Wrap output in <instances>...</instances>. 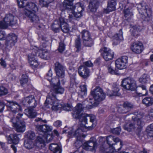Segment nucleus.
<instances>
[{
	"label": "nucleus",
	"mask_w": 153,
	"mask_h": 153,
	"mask_svg": "<svg viewBox=\"0 0 153 153\" xmlns=\"http://www.w3.org/2000/svg\"><path fill=\"white\" fill-rule=\"evenodd\" d=\"M25 147L27 149H30L32 148L34 146L33 141L27 139L26 140L24 143Z\"/></svg>",
	"instance_id": "obj_37"
},
{
	"label": "nucleus",
	"mask_w": 153,
	"mask_h": 153,
	"mask_svg": "<svg viewBox=\"0 0 153 153\" xmlns=\"http://www.w3.org/2000/svg\"><path fill=\"white\" fill-rule=\"evenodd\" d=\"M36 128L37 129V130H39V131L44 132V125H37L36 126Z\"/></svg>",
	"instance_id": "obj_60"
},
{
	"label": "nucleus",
	"mask_w": 153,
	"mask_h": 153,
	"mask_svg": "<svg viewBox=\"0 0 153 153\" xmlns=\"http://www.w3.org/2000/svg\"><path fill=\"white\" fill-rule=\"evenodd\" d=\"M123 39L122 30L120 29L119 33L115 35L114 36L113 44L116 45L120 42V40H122Z\"/></svg>",
	"instance_id": "obj_28"
},
{
	"label": "nucleus",
	"mask_w": 153,
	"mask_h": 153,
	"mask_svg": "<svg viewBox=\"0 0 153 153\" xmlns=\"http://www.w3.org/2000/svg\"><path fill=\"white\" fill-rule=\"evenodd\" d=\"M4 108V104L0 102V112L2 111Z\"/></svg>",
	"instance_id": "obj_64"
},
{
	"label": "nucleus",
	"mask_w": 153,
	"mask_h": 153,
	"mask_svg": "<svg viewBox=\"0 0 153 153\" xmlns=\"http://www.w3.org/2000/svg\"><path fill=\"white\" fill-rule=\"evenodd\" d=\"M80 39L79 37H78L75 40V46L77 49H79L81 47Z\"/></svg>",
	"instance_id": "obj_50"
},
{
	"label": "nucleus",
	"mask_w": 153,
	"mask_h": 153,
	"mask_svg": "<svg viewBox=\"0 0 153 153\" xmlns=\"http://www.w3.org/2000/svg\"><path fill=\"white\" fill-rule=\"evenodd\" d=\"M17 23V20L14 16L10 13L6 14L3 21H0L1 27L7 28L9 26H12Z\"/></svg>",
	"instance_id": "obj_9"
},
{
	"label": "nucleus",
	"mask_w": 153,
	"mask_h": 153,
	"mask_svg": "<svg viewBox=\"0 0 153 153\" xmlns=\"http://www.w3.org/2000/svg\"><path fill=\"white\" fill-rule=\"evenodd\" d=\"M28 81L27 76L26 74H23L22 75V78L20 79V82L22 85L26 83Z\"/></svg>",
	"instance_id": "obj_44"
},
{
	"label": "nucleus",
	"mask_w": 153,
	"mask_h": 153,
	"mask_svg": "<svg viewBox=\"0 0 153 153\" xmlns=\"http://www.w3.org/2000/svg\"><path fill=\"white\" fill-rule=\"evenodd\" d=\"M114 91L112 92L111 91H108L107 92V95L108 96H119L120 94L118 92L119 90L116 87H114Z\"/></svg>",
	"instance_id": "obj_38"
},
{
	"label": "nucleus",
	"mask_w": 153,
	"mask_h": 153,
	"mask_svg": "<svg viewBox=\"0 0 153 153\" xmlns=\"http://www.w3.org/2000/svg\"><path fill=\"white\" fill-rule=\"evenodd\" d=\"M39 56L42 59L45 60L49 59L50 56V54L47 51L42 52L40 54Z\"/></svg>",
	"instance_id": "obj_42"
},
{
	"label": "nucleus",
	"mask_w": 153,
	"mask_h": 153,
	"mask_svg": "<svg viewBox=\"0 0 153 153\" xmlns=\"http://www.w3.org/2000/svg\"><path fill=\"white\" fill-rule=\"evenodd\" d=\"M149 115L150 119L153 118V109H151L149 110Z\"/></svg>",
	"instance_id": "obj_63"
},
{
	"label": "nucleus",
	"mask_w": 153,
	"mask_h": 153,
	"mask_svg": "<svg viewBox=\"0 0 153 153\" xmlns=\"http://www.w3.org/2000/svg\"><path fill=\"white\" fill-rule=\"evenodd\" d=\"M49 149L54 153H61V147L58 144L52 143L49 146Z\"/></svg>",
	"instance_id": "obj_26"
},
{
	"label": "nucleus",
	"mask_w": 153,
	"mask_h": 153,
	"mask_svg": "<svg viewBox=\"0 0 153 153\" xmlns=\"http://www.w3.org/2000/svg\"><path fill=\"white\" fill-rule=\"evenodd\" d=\"M79 75L84 79L87 78L89 76V70L85 65H81L78 68Z\"/></svg>",
	"instance_id": "obj_20"
},
{
	"label": "nucleus",
	"mask_w": 153,
	"mask_h": 153,
	"mask_svg": "<svg viewBox=\"0 0 153 153\" xmlns=\"http://www.w3.org/2000/svg\"><path fill=\"white\" fill-rule=\"evenodd\" d=\"M27 139L33 141V140L35 138V134L32 131H28L26 135Z\"/></svg>",
	"instance_id": "obj_43"
},
{
	"label": "nucleus",
	"mask_w": 153,
	"mask_h": 153,
	"mask_svg": "<svg viewBox=\"0 0 153 153\" xmlns=\"http://www.w3.org/2000/svg\"><path fill=\"white\" fill-rule=\"evenodd\" d=\"M19 118L18 117L17 118H13L11 119L13 123V126L15 128L16 131L19 132H23L25 130V125L24 122H19Z\"/></svg>",
	"instance_id": "obj_10"
},
{
	"label": "nucleus",
	"mask_w": 153,
	"mask_h": 153,
	"mask_svg": "<svg viewBox=\"0 0 153 153\" xmlns=\"http://www.w3.org/2000/svg\"><path fill=\"white\" fill-rule=\"evenodd\" d=\"M91 94L93 96L95 102L92 103L91 102L93 105H97L100 102L103 100L105 98V95L102 89L100 87H96L91 90Z\"/></svg>",
	"instance_id": "obj_8"
},
{
	"label": "nucleus",
	"mask_w": 153,
	"mask_h": 153,
	"mask_svg": "<svg viewBox=\"0 0 153 153\" xmlns=\"http://www.w3.org/2000/svg\"><path fill=\"white\" fill-rule=\"evenodd\" d=\"M17 1L19 8L25 7V15L36 12L38 11V7L34 3L28 2L27 0H17Z\"/></svg>",
	"instance_id": "obj_6"
},
{
	"label": "nucleus",
	"mask_w": 153,
	"mask_h": 153,
	"mask_svg": "<svg viewBox=\"0 0 153 153\" xmlns=\"http://www.w3.org/2000/svg\"><path fill=\"white\" fill-rule=\"evenodd\" d=\"M97 146V144L96 142L89 140L84 143L82 148L86 150L92 151L94 150Z\"/></svg>",
	"instance_id": "obj_19"
},
{
	"label": "nucleus",
	"mask_w": 153,
	"mask_h": 153,
	"mask_svg": "<svg viewBox=\"0 0 153 153\" xmlns=\"http://www.w3.org/2000/svg\"><path fill=\"white\" fill-rule=\"evenodd\" d=\"M88 103L87 101H85L82 103H78L74 109L72 114L73 117L79 119L80 121L82 115L84 114L82 113L83 109H90L92 108L91 105H88Z\"/></svg>",
	"instance_id": "obj_7"
},
{
	"label": "nucleus",
	"mask_w": 153,
	"mask_h": 153,
	"mask_svg": "<svg viewBox=\"0 0 153 153\" xmlns=\"http://www.w3.org/2000/svg\"><path fill=\"white\" fill-rule=\"evenodd\" d=\"M65 45L62 42H60L59 43V45L58 48L59 52L61 53H62L65 50Z\"/></svg>",
	"instance_id": "obj_46"
},
{
	"label": "nucleus",
	"mask_w": 153,
	"mask_h": 153,
	"mask_svg": "<svg viewBox=\"0 0 153 153\" xmlns=\"http://www.w3.org/2000/svg\"><path fill=\"white\" fill-rule=\"evenodd\" d=\"M44 132H50L53 129L52 126L47 125H44Z\"/></svg>",
	"instance_id": "obj_51"
},
{
	"label": "nucleus",
	"mask_w": 153,
	"mask_h": 153,
	"mask_svg": "<svg viewBox=\"0 0 153 153\" xmlns=\"http://www.w3.org/2000/svg\"><path fill=\"white\" fill-rule=\"evenodd\" d=\"M124 19L126 21H129L133 16V14L131 9L127 8L125 9L123 11Z\"/></svg>",
	"instance_id": "obj_30"
},
{
	"label": "nucleus",
	"mask_w": 153,
	"mask_h": 153,
	"mask_svg": "<svg viewBox=\"0 0 153 153\" xmlns=\"http://www.w3.org/2000/svg\"><path fill=\"white\" fill-rule=\"evenodd\" d=\"M128 58L127 56H123L117 59L115 62L117 68L120 70L126 68L128 62Z\"/></svg>",
	"instance_id": "obj_16"
},
{
	"label": "nucleus",
	"mask_w": 153,
	"mask_h": 153,
	"mask_svg": "<svg viewBox=\"0 0 153 153\" xmlns=\"http://www.w3.org/2000/svg\"><path fill=\"white\" fill-rule=\"evenodd\" d=\"M59 22L61 23V29L64 33H68L69 31V28L68 24L65 22V19L62 17L59 18Z\"/></svg>",
	"instance_id": "obj_23"
},
{
	"label": "nucleus",
	"mask_w": 153,
	"mask_h": 153,
	"mask_svg": "<svg viewBox=\"0 0 153 153\" xmlns=\"http://www.w3.org/2000/svg\"><path fill=\"white\" fill-rule=\"evenodd\" d=\"M101 62V58L100 57H98L94 61V64L97 65H100Z\"/></svg>",
	"instance_id": "obj_62"
},
{
	"label": "nucleus",
	"mask_w": 153,
	"mask_h": 153,
	"mask_svg": "<svg viewBox=\"0 0 153 153\" xmlns=\"http://www.w3.org/2000/svg\"><path fill=\"white\" fill-rule=\"evenodd\" d=\"M142 102L147 106H150L153 104V97H145L143 99Z\"/></svg>",
	"instance_id": "obj_35"
},
{
	"label": "nucleus",
	"mask_w": 153,
	"mask_h": 153,
	"mask_svg": "<svg viewBox=\"0 0 153 153\" xmlns=\"http://www.w3.org/2000/svg\"><path fill=\"white\" fill-rule=\"evenodd\" d=\"M35 13L34 12L26 15L30 19L32 22L35 23H38L39 21V18L35 14Z\"/></svg>",
	"instance_id": "obj_34"
},
{
	"label": "nucleus",
	"mask_w": 153,
	"mask_h": 153,
	"mask_svg": "<svg viewBox=\"0 0 153 153\" xmlns=\"http://www.w3.org/2000/svg\"><path fill=\"white\" fill-rule=\"evenodd\" d=\"M38 53V52L37 50L33 49L32 50L31 53L28 56L29 63L30 65L33 66L35 67H37L39 65L37 61L35 58Z\"/></svg>",
	"instance_id": "obj_15"
},
{
	"label": "nucleus",
	"mask_w": 153,
	"mask_h": 153,
	"mask_svg": "<svg viewBox=\"0 0 153 153\" xmlns=\"http://www.w3.org/2000/svg\"><path fill=\"white\" fill-rule=\"evenodd\" d=\"M48 140V137L46 135L42 137L41 136H38L37 138L34 146L39 149H42L45 146V142Z\"/></svg>",
	"instance_id": "obj_18"
},
{
	"label": "nucleus",
	"mask_w": 153,
	"mask_h": 153,
	"mask_svg": "<svg viewBox=\"0 0 153 153\" xmlns=\"http://www.w3.org/2000/svg\"><path fill=\"white\" fill-rule=\"evenodd\" d=\"M137 8L144 21L148 22L151 19L152 11L150 7L140 3L137 5Z\"/></svg>",
	"instance_id": "obj_4"
},
{
	"label": "nucleus",
	"mask_w": 153,
	"mask_h": 153,
	"mask_svg": "<svg viewBox=\"0 0 153 153\" xmlns=\"http://www.w3.org/2000/svg\"><path fill=\"white\" fill-rule=\"evenodd\" d=\"M21 136L20 134H11L7 138L8 143L9 144H17L19 143Z\"/></svg>",
	"instance_id": "obj_21"
},
{
	"label": "nucleus",
	"mask_w": 153,
	"mask_h": 153,
	"mask_svg": "<svg viewBox=\"0 0 153 153\" xmlns=\"http://www.w3.org/2000/svg\"><path fill=\"white\" fill-rule=\"evenodd\" d=\"M65 69V67L60 63L57 62L55 64V70L58 77L63 78L64 77Z\"/></svg>",
	"instance_id": "obj_13"
},
{
	"label": "nucleus",
	"mask_w": 153,
	"mask_h": 153,
	"mask_svg": "<svg viewBox=\"0 0 153 153\" xmlns=\"http://www.w3.org/2000/svg\"><path fill=\"white\" fill-rule=\"evenodd\" d=\"M136 86L137 82L134 79L131 77H127L123 79L122 81L121 86Z\"/></svg>",
	"instance_id": "obj_22"
},
{
	"label": "nucleus",
	"mask_w": 153,
	"mask_h": 153,
	"mask_svg": "<svg viewBox=\"0 0 153 153\" xmlns=\"http://www.w3.org/2000/svg\"><path fill=\"white\" fill-rule=\"evenodd\" d=\"M17 37L15 34L10 33L8 34L7 37V40L12 45H14L17 42Z\"/></svg>",
	"instance_id": "obj_27"
},
{
	"label": "nucleus",
	"mask_w": 153,
	"mask_h": 153,
	"mask_svg": "<svg viewBox=\"0 0 153 153\" xmlns=\"http://www.w3.org/2000/svg\"><path fill=\"white\" fill-rule=\"evenodd\" d=\"M116 1L115 0H111L108 2L107 10L108 12L114 10L116 9Z\"/></svg>",
	"instance_id": "obj_29"
},
{
	"label": "nucleus",
	"mask_w": 153,
	"mask_h": 153,
	"mask_svg": "<svg viewBox=\"0 0 153 153\" xmlns=\"http://www.w3.org/2000/svg\"><path fill=\"white\" fill-rule=\"evenodd\" d=\"M148 77L146 74H144L139 78V82L142 83L144 84L146 83L147 81Z\"/></svg>",
	"instance_id": "obj_45"
},
{
	"label": "nucleus",
	"mask_w": 153,
	"mask_h": 153,
	"mask_svg": "<svg viewBox=\"0 0 153 153\" xmlns=\"http://www.w3.org/2000/svg\"><path fill=\"white\" fill-rule=\"evenodd\" d=\"M131 49L133 52L137 54H140L143 50V44L140 42H134L131 46Z\"/></svg>",
	"instance_id": "obj_17"
},
{
	"label": "nucleus",
	"mask_w": 153,
	"mask_h": 153,
	"mask_svg": "<svg viewBox=\"0 0 153 153\" xmlns=\"http://www.w3.org/2000/svg\"><path fill=\"white\" fill-rule=\"evenodd\" d=\"M61 24L59 22V19L57 21H55L52 25V30L55 32L59 31V29L61 27Z\"/></svg>",
	"instance_id": "obj_36"
},
{
	"label": "nucleus",
	"mask_w": 153,
	"mask_h": 153,
	"mask_svg": "<svg viewBox=\"0 0 153 153\" xmlns=\"http://www.w3.org/2000/svg\"><path fill=\"white\" fill-rule=\"evenodd\" d=\"M75 75V73H74L73 74V77L72 78L71 76H70L71 78V82H70V85L71 86H74V85L76 86V84L75 82L74 76Z\"/></svg>",
	"instance_id": "obj_53"
},
{
	"label": "nucleus",
	"mask_w": 153,
	"mask_h": 153,
	"mask_svg": "<svg viewBox=\"0 0 153 153\" xmlns=\"http://www.w3.org/2000/svg\"><path fill=\"white\" fill-rule=\"evenodd\" d=\"M53 125L56 127H60L62 125V122L60 120H57L53 123Z\"/></svg>",
	"instance_id": "obj_57"
},
{
	"label": "nucleus",
	"mask_w": 153,
	"mask_h": 153,
	"mask_svg": "<svg viewBox=\"0 0 153 153\" xmlns=\"http://www.w3.org/2000/svg\"><path fill=\"white\" fill-rule=\"evenodd\" d=\"M52 72L51 69H50L48 71V72L47 74L45 76V78L49 81H50L52 78Z\"/></svg>",
	"instance_id": "obj_52"
},
{
	"label": "nucleus",
	"mask_w": 153,
	"mask_h": 153,
	"mask_svg": "<svg viewBox=\"0 0 153 153\" xmlns=\"http://www.w3.org/2000/svg\"><path fill=\"white\" fill-rule=\"evenodd\" d=\"M79 94L82 97L85 96L87 94V89L86 87H79Z\"/></svg>",
	"instance_id": "obj_41"
},
{
	"label": "nucleus",
	"mask_w": 153,
	"mask_h": 153,
	"mask_svg": "<svg viewBox=\"0 0 153 153\" xmlns=\"http://www.w3.org/2000/svg\"><path fill=\"white\" fill-rule=\"evenodd\" d=\"M108 72L111 74L117 75L118 74L117 70H116L115 68H113L111 66L109 67L108 68Z\"/></svg>",
	"instance_id": "obj_49"
},
{
	"label": "nucleus",
	"mask_w": 153,
	"mask_h": 153,
	"mask_svg": "<svg viewBox=\"0 0 153 153\" xmlns=\"http://www.w3.org/2000/svg\"><path fill=\"white\" fill-rule=\"evenodd\" d=\"M85 66L88 67H92L93 65V63L90 61H88L84 63Z\"/></svg>",
	"instance_id": "obj_59"
},
{
	"label": "nucleus",
	"mask_w": 153,
	"mask_h": 153,
	"mask_svg": "<svg viewBox=\"0 0 153 153\" xmlns=\"http://www.w3.org/2000/svg\"><path fill=\"white\" fill-rule=\"evenodd\" d=\"M96 117L94 115L84 114L80 118V121L82 124L80 127L75 132H69V135H70V136H74L76 137L77 140L75 143V145L77 147H79L82 145L81 138L85 137L82 132H86L87 130L92 129L96 126V124L94 123Z\"/></svg>",
	"instance_id": "obj_1"
},
{
	"label": "nucleus",
	"mask_w": 153,
	"mask_h": 153,
	"mask_svg": "<svg viewBox=\"0 0 153 153\" xmlns=\"http://www.w3.org/2000/svg\"><path fill=\"white\" fill-rule=\"evenodd\" d=\"M133 32L135 33L136 31L138 32L141 31L142 29V27L141 26L138 25H135L133 27Z\"/></svg>",
	"instance_id": "obj_48"
},
{
	"label": "nucleus",
	"mask_w": 153,
	"mask_h": 153,
	"mask_svg": "<svg viewBox=\"0 0 153 153\" xmlns=\"http://www.w3.org/2000/svg\"><path fill=\"white\" fill-rule=\"evenodd\" d=\"M124 107L125 108H132L133 107V105L130 103L128 102H126L124 103Z\"/></svg>",
	"instance_id": "obj_54"
},
{
	"label": "nucleus",
	"mask_w": 153,
	"mask_h": 153,
	"mask_svg": "<svg viewBox=\"0 0 153 153\" xmlns=\"http://www.w3.org/2000/svg\"><path fill=\"white\" fill-rule=\"evenodd\" d=\"M104 59L106 61L112 59L114 54L111 50L107 47H104L101 48L99 51Z\"/></svg>",
	"instance_id": "obj_12"
},
{
	"label": "nucleus",
	"mask_w": 153,
	"mask_h": 153,
	"mask_svg": "<svg viewBox=\"0 0 153 153\" xmlns=\"http://www.w3.org/2000/svg\"><path fill=\"white\" fill-rule=\"evenodd\" d=\"M120 128L119 127L114 129L112 131L113 133L118 134L120 133Z\"/></svg>",
	"instance_id": "obj_56"
},
{
	"label": "nucleus",
	"mask_w": 153,
	"mask_h": 153,
	"mask_svg": "<svg viewBox=\"0 0 153 153\" xmlns=\"http://www.w3.org/2000/svg\"><path fill=\"white\" fill-rule=\"evenodd\" d=\"M106 140L107 141V143L110 146H112L114 144L112 143V141H114V138L111 135L108 136L106 137H100L99 141L100 142H102V141H104Z\"/></svg>",
	"instance_id": "obj_33"
},
{
	"label": "nucleus",
	"mask_w": 153,
	"mask_h": 153,
	"mask_svg": "<svg viewBox=\"0 0 153 153\" xmlns=\"http://www.w3.org/2000/svg\"><path fill=\"white\" fill-rule=\"evenodd\" d=\"M32 102H34V105L33 106L35 107L36 105V103L34 97L32 96L26 97L23 100V102L25 105L27 103L28 104H30Z\"/></svg>",
	"instance_id": "obj_31"
},
{
	"label": "nucleus",
	"mask_w": 153,
	"mask_h": 153,
	"mask_svg": "<svg viewBox=\"0 0 153 153\" xmlns=\"http://www.w3.org/2000/svg\"><path fill=\"white\" fill-rule=\"evenodd\" d=\"M54 0H39V3L43 7H48L49 4Z\"/></svg>",
	"instance_id": "obj_40"
},
{
	"label": "nucleus",
	"mask_w": 153,
	"mask_h": 153,
	"mask_svg": "<svg viewBox=\"0 0 153 153\" xmlns=\"http://www.w3.org/2000/svg\"><path fill=\"white\" fill-rule=\"evenodd\" d=\"M74 1L65 0L60 9L62 11L66 10L69 13L68 22L73 24L72 28L75 30L77 28L75 21L77 18H80L82 16V12L84 10V7L80 3H77L73 6Z\"/></svg>",
	"instance_id": "obj_2"
},
{
	"label": "nucleus",
	"mask_w": 153,
	"mask_h": 153,
	"mask_svg": "<svg viewBox=\"0 0 153 153\" xmlns=\"http://www.w3.org/2000/svg\"><path fill=\"white\" fill-rule=\"evenodd\" d=\"M65 91V89L62 87H53L50 94L52 97L49 96L47 97L46 100V103L51 104L52 105L53 110L57 111L62 108L63 106L59 103V101L57 100L55 97L56 94H62Z\"/></svg>",
	"instance_id": "obj_3"
},
{
	"label": "nucleus",
	"mask_w": 153,
	"mask_h": 153,
	"mask_svg": "<svg viewBox=\"0 0 153 153\" xmlns=\"http://www.w3.org/2000/svg\"><path fill=\"white\" fill-rule=\"evenodd\" d=\"M140 117V114H138L137 116H133L131 121L124 126V129L130 131L131 130L136 128H140L143 126L144 123Z\"/></svg>",
	"instance_id": "obj_5"
},
{
	"label": "nucleus",
	"mask_w": 153,
	"mask_h": 153,
	"mask_svg": "<svg viewBox=\"0 0 153 153\" xmlns=\"http://www.w3.org/2000/svg\"><path fill=\"white\" fill-rule=\"evenodd\" d=\"M62 84L60 83V80L58 78H52L50 81L52 86H61L65 85V81L63 78H61Z\"/></svg>",
	"instance_id": "obj_24"
},
{
	"label": "nucleus",
	"mask_w": 153,
	"mask_h": 153,
	"mask_svg": "<svg viewBox=\"0 0 153 153\" xmlns=\"http://www.w3.org/2000/svg\"><path fill=\"white\" fill-rule=\"evenodd\" d=\"M0 60L1 62H0V64L2 66H3L4 67H5L6 66L5 62L2 58H1L0 59Z\"/></svg>",
	"instance_id": "obj_61"
},
{
	"label": "nucleus",
	"mask_w": 153,
	"mask_h": 153,
	"mask_svg": "<svg viewBox=\"0 0 153 153\" xmlns=\"http://www.w3.org/2000/svg\"><path fill=\"white\" fill-rule=\"evenodd\" d=\"M123 90L124 91H134L136 90L135 87H123Z\"/></svg>",
	"instance_id": "obj_55"
},
{
	"label": "nucleus",
	"mask_w": 153,
	"mask_h": 153,
	"mask_svg": "<svg viewBox=\"0 0 153 153\" xmlns=\"http://www.w3.org/2000/svg\"><path fill=\"white\" fill-rule=\"evenodd\" d=\"M25 114L30 118H34L36 115V112L32 108H30L25 110Z\"/></svg>",
	"instance_id": "obj_32"
},
{
	"label": "nucleus",
	"mask_w": 153,
	"mask_h": 153,
	"mask_svg": "<svg viewBox=\"0 0 153 153\" xmlns=\"http://www.w3.org/2000/svg\"><path fill=\"white\" fill-rule=\"evenodd\" d=\"M99 2L97 0H94L89 3V9L91 12H95L99 5Z\"/></svg>",
	"instance_id": "obj_25"
},
{
	"label": "nucleus",
	"mask_w": 153,
	"mask_h": 153,
	"mask_svg": "<svg viewBox=\"0 0 153 153\" xmlns=\"http://www.w3.org/2000/svg\"><path fill=\"white\" fill-rule=\"evenodd\" d=\"M114 141L116 143H117L118 142H120V147L119 149H118V150H119L121 149L123 146V143L122 141H121L118 138H114Z\"/></svg>",
	"instance_id": "obj_58"
},
{
	"label": "nucleus",
	"mask_w": 153,
	"mask_h": 153,
	"mask_svg": "<svg viewBox=\"0 0 153 153\" xmlns=\"http://www.w3.org/2000/svg\"><path fill=\"white\" fill-rule=\"evenodd\" d=\"M146 131L149 137H153V123L149 126L147 128Z\"/></svg>",
	"instance_id": "obj_39"
},
{
	"label": "nucleus",
	"mask_w": 153,
	"mask_h": 153,
	"mask_svg": "<svg viewBox=\"0 0 153 153\" xmlns=\"http://www.w3.org/2000/svg\"><path fill=\"white\" fill-rule=\"evenodd\" d=\"M81 34L84 45L88 47L92 46L93 44V42L89 32L84 30L82 31Z\"/></svg>",
	"instance_id": "obj_11"
},
{
	"label": "nucleus",
	"mask_w": 153,
	"mask_h": 153,
	"mask_svg": "<svg viewBox=\"0 0 153 153\" xmlns=\"http://www.w3.org/2000/svg\"><path fill=\"white\" fill-rule=\"evenodd\" d=\"M6 105L8 109L13 113H16L22 110L20 105L17 102L13 101H7Z\"/></svg>",
	"instance_id": "obj_14"
},
{
	"label": "nucleus",
	"mask_w": 153,
	"mask_h": 153,
	"mask_svg": "<svg viewBox=\"0 0 153 153\" xmlns=\"http://www.w3.org/2000/svg\"><path fill=\"white\" fill-rule=\"evenodd\" d=\"M7 93V89L4 87H0V96L5 95Z\"/></svg>",
	"instance_id": "obj_47"
}]
</instances>
